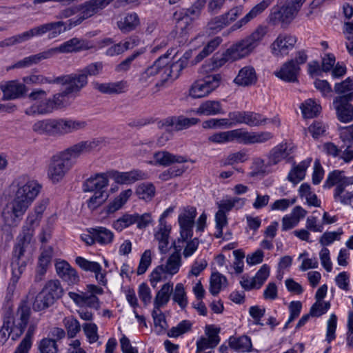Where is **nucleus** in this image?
<instances>
[{
    "instance_id": "47",
    "label": "nucleus",
    "mask_w": 353,
    "mask_h": 353,
    "mask_svg": "<svg viewBox=\"0 0 353 353\" xmlns=\"http://www.w3.org/2000/svg\"><path fill=\"white\" fill-rule=\"evenodd\" d=\"M300 108L303 117L305 119H312L316 117L321 110V105L311 99L302 103Z\"/></svg>"
},
{
    "instance_id": "32",
    "label": "nucleus",
    "mask_w": 353,
    "mask_h": 353,
    "mask_svg": "<svg viewBox=\"0 0 353 353\" xmlns=\"http://www.w3.org/2000/svg\"><path fill=\"white\" fill-rule=\"evenodd\" d=\"M30 314V307L26 304V303H21L17 310L16 317H14V326L19 330L20 334L24 332L29 322Z\"/></svg>"
},
{
    "instance_id": "7",
    "label": "nucleus",
    "mask_w": 353,
    "mask_h": 353,
    "mask_svg": "<svg viewBox=\"0 0 353 353\" xmlns=\"http://www.w3.org/2000/svg\"><path fill=\"white\" fill-rule=\"evenodd\" d=\"M222 81L221 74H210L195 81L189 89V95L193 99L208 97L216 90Z\"/></svg>"
},
{
    "instance_id": "59",
    "label": "nucleus",
    "mask_w": 353,
    "mask_h": 353,
    "mask_svg": "<svg viewBox=\"0 0 353 353\" xmlns=\"http://www.w3.org/2000/svg\"><path fill=\"white\" fill-rule=\"evenodd\" d=\"M140 199H151L155 194V187L151 183H143L138 185L136 190Z\"/></svg>"
},
{
    "instance_id": "29",
    "label": "nucleus",
    "mask_w": 353,
    "mask_h": 353,
    "mask_svg": "<svg viewBox=\"0 0 353 353\" xmlns=\"http://www.w3.org/2000/svg\"><path fill=\"white\" fill-rule=\"evenodd\" d=\"M299 70V66L292 59L285 62L280 70L275 72V75L284 81L294 83L297 81Z\"/></svg>"
},
{
    "instance_id": "38",
    "label": "nucleus",
    "mask_w": 353,
    "mask_h": 353,
    "mask_svg": "<svg viewBox=\"0 0 353 353\" xmlns=\"http://www.w3.org/2000/svg\"><path fill=\"white\" fill-rule=\"evenodd\" d=\"M139 43V40L137 37H130L123 43H119L110 46L106 50L107 56L113 57L121 54L125 51L132 49Z\"/></svg>"
},
{
    "instance_id": "11",
    "label": "nucleus",
    "mask_w": 353,
    "mask_h": 353,
    "mask_svg": "<svg viewBox=\"0 0 353 353\" xmlns=\"http://www.w3.org/2000/svg\"><path fill=\"white\" fill-rule=\"evenodd\" d=\"M88 83L85 76L80 71L77 73L62 75L57 77V84L67 85L66 92L71 95H78L81 90Z\"/></svg>"
},
{
    "instance_id": "35",
    "label": "nucleus",
    "mask_w": 353,
    "mask_h": 353,
    "mask_svg": "<svg viewBox=\"0 0 353 353\" xmlns=\"http://www.w3.org/2000/svg\"><path fill=\"white\" fill-rule=\"evenodd\" d=\"M210 143L225 144L236 141L239 143V129L214 133L208 137Z\"/></svg>"
},
{
    "instance_id": "40",
    "label": "nucleus",
    "mask_w": 353,
    "mask_h": 353,
    "mask_svg": "<svg viewBox=\"0 0 353 353\" xmlns=\"http://www.w3.org/2000/svg\"><path fill=\"white\" fill-rule=\"evenodd\" d=\"M38 320L32 319L30 322V325L26 334L20 344L18 345L14 353H28L32 345V338L37 327Z\"/></svg>"
},
{
    "instance_id": "53",
    "label": "nucleus",
    "mask_w": 353,
    "mask_h": 353,
    "mask_svg": "<svg viewBox=\"0 0 353 353\" xmlns=\"http://www.w3.org/2000/svg\"><path fill=\"white\" fill-rule=\"evenodd\" d=\"M227 285L226 278L219 272L213 273L210 277V292L212 295H216L223 288Z\"/></svg>"
},
{
    "instance_id": "52",
    "label": "nucleus",
    "mask_w": 353,
    "mask_h": 353,
    "mask_svg": "<svg viewBox=\"0 0 353 353\" xmlns=\"http://www.w3.org/2000/svg\"><path fill=\"white\" fill-rule=\"evenodd\" d=\"M132 194V190L131 189H128L121 192L119 195L108 205L107 208V212L110 214L119 210L127 202Z\"/></svg>"
},
{
    "instance_id": "54",
    "label": "nucleus",
    "mask_w": 353,
    "mask_h": 353,
    "mask_svg": "<svg viewBox=\"0 0 353 353\" xmlns=\"http://www.w3.org/2000/svg\"><path fill=\"white\" fill-rule=\"evenodd\" d=\"M192 327V323L190 321L183 320L168 330L167 335L169 337L176 338L190 332Z\"/></svg>"
},
{
    "instance_id": "12",
    "label": "nucleus",
    "mask_w": 353,
    "mask_h": 353,
    "mask_svg": "<svg viewBox=\"0 0 353 353\" xmlns=\"http://www.w3.org/2000/svg\"><path fill=\"white\" fill-rule=\"evenodd\" d=\"M196 215V210L194 207L188 206L185 208L183 212L179 216V223L180 225V238L178 243L186 242L192 236V228L194 223V219Z\"/></svg>"
},
{
    "instance_id": "21",
    "label": "nucleus",
    "mask_w": 353,
    "mask_h": 353,
    "mask_svg": "<svg viewBox=\"0 0 353 353\" xmlns=\"http://www.w3.org/2000/svg\"><path fill=\"white\" fill-rule=\"evenodd\" d=\"M0 89L3 92L2 99L4 101L19 99L27 92L25 84L18 81H9L5 84L0 85Z\"/></svg>"
},
{
    "instance_id": "8",
    "label": "nucleus",
    "mask_w": 353,
    "mask_h": 353,
    "mask_svg": "<svg viewBox=\"0 0 353 353\" xmlns=\"http://www.w3.org/2000/svg\"><path fill=\"white\" fill-rule=\"evenodd\" d=\"M303 0H287L282 8L274 7L268 17L269 22L276 25L279 23H289L297 14Z\"/></svg>"
},
{
    "instance_id": "48",
    "label": "nucleus",
    "mask_w": 353,
    "mask_h": 353,
    "mask_svg": "<svg viewBox=\"0 0 353 353\" xmlns=\"http://www.w3.org/2000/svg\"><path fill=\"white\" fill-rule=\"evenodd\" d=\"M90 232L95 237L96 242L102 245L110 243L114 239L113 232L104 227L90 228Z\"/></svg>"
},
{
    "instance_id": "57",
    "label": "nucleus",
    "mask_w": 353,
    "mask_h": 353,
    "mask_svg": "<svg viewBox=\"0 0 353 353\" xmlns=\"http://www.w3.org/2000/svg\"><path fill=\"white\" fill-rule=\"evenodd\" d=\"M63 325L67 330L68 338H74L81 330L79 322L73 316L65 317Z\"/></svg>"
},
{
    "instance_id": "36",
    "label": "nucleus",
    "mask_w": 353,
    "mask_h": 353,
    "mask_svg": "<svg viewBox=\"0 0 353 353\" xmlns=\"http://www.w3.org/2000/svg\"><path fill=\"white\" fill-rule=\"evenodd\" d=\"M175 252H173L167 259L165 264H163L165 272L168 275L173 276L176 274L181 265V245H174Z\"/></svg>"
},
{
    "instance_id": "55",
    "label": "nucleus",
    "mask_w": 353,
    "mask_h": 353,
    "mask_svg": "<svg viewBox=\"0 0 353 353\" xmlns=\"http://www.w3.org/2000/svg\"><path fill=\"white\" fill-rule=\"evenodd\" d=\"M152 316L154 320V325L156 328V332L160 334L163 333L168 327L165 317L161 309L154 308L152 312Z\"/></svg>"
},
{
    "instance_id": "4",
    "label": "nucleus",
    "mask_w": 353,
    "mask_h": 353,
    "mask_svg": "<svg viewBox=\"0 0 353 353\" xmlns=\"http://www.w3.org/2000/svg\"><path fill=\"white\" fill-rule=\"evenodd\" d=\"M268 32L266 26H259L250 35L230 46L225 59L214 61L213 68L221 67L227 60H236L248 56L260 44Z\"/></svg>"
},
{
    "instance_id": "42",
    "label": "nucleus",
    "mask_w": 353,
    "mask_h": 353,
    "mask_svg": "<svg viewBox=\"0 0 353 353\" xmlns=\"http://www.w3.org/2000/svg\"><path fill=\"white\" fill-rule=\"evenodd\" d=\"M32 130L39 134L55 136L54 119L36 121L32 125Z\"/></svg>"
},
{
    "instance_id": "3",
    "label": "nucleus",
    "mask_w": 353,
    "mask_h": 353,
    "mask_svg": "<svg viewBox=\"0 0 353 353\" xmlns=\"http://www.w3.org/2000/svg\"><path fill=\"white\" fill-rule=\"evenodd\" d=\"M99 143L95 139L82 141L52 156L46 166L48 180L52 184L61 182L72 168L74 160L92 152Z\"/></svg>"
},
{
    "instance_id": "43",
    "label": "nucleus",
    "mask_w": 353,
    "mask_h": 353,
    "mask_svg": "<svg viewBox=\"0 0 353 353\" xmlns=\"http://www.w3.org/2000/svg\"><path fill=\"white\" fill-rule=\"evenodd\" d=\"M139 24V19L136 13L127 14L117 22L118 28L124 33H128L134 30Z\"/></svg>"
},
{
    "instance_id": "51",
    "label": "nucleus",
    "mask_w": 353,
    "mask_h": 353,
    "mask_svg": "<svg viewBox=\"0 0 353 353\" xmlns=\"http://www.w3.org/2000/svg\"><path fill=\"white\" fill-rule=\"evenodd\" d=\"M229 19L226 15H219L212 19L207 24V30L211 34H216L229 26Z\"/></svg>"
},
{
    "instance_id": "17",
    "label": "nucleus",
    "mask_w": 353,
    "mask_h": 353,
    "mask_svg": "<svg viewBox=\"0 0 353 353\" xmlns=\"http://www.w3.org/2000/svg\"><path fill=\"white\" fill-rule=\"evenodd\" d=\"M56 272L59 277L69 285H74L80 281L77 270L66 261L59 260L55 263Z\"/></svg>"
},
{
    "instance_id": "39",
    "label": "nucleus",
    "mask_w": 353,
    "mask_h": 353,
    "mask_svg": "<svg viewBox=\"0 0 353 353\" xmlns=\"http://www.w3.org/2000/svg\"><path fill=\"white\" fill-rule=\"evenodd\" d=\"M311 161V159H307L301 161L299 164L294 165L288 174V179L294 184H296L302 181L305 176L306 170L310 166Z\"/></svg>"
},
{
    "instance_id": "23",
    "label": "nucleus",
    "mask_w": 353,
    "mask_h": 353,
    "mask_svg": "<svg viewBox=\"0 0 353 353\" xmlns=\"http://www.w3.org/2000/svg\"><path fill=\"white\" fill-rule=\"evenodd\" d=\"M293 152V147L288 143H281L274 147L268 153L267 165L278 164Z\"/></svg>"
},
{
    "instance_id": "27",
    "label": "nucleus",
    "mask_w": 353,
    "mask_h": 353,
    "mask_svg": "<svg viewBox=\"0 0 353 353\" xmlns=\"http://www.w3.org/2000/svg\"><path fill=\"white\" fill-rule=\"evenodd\" d=\"M109 172L106 173L97 174L88 179L83 184L85 192L105 191V188L108 185Z\"/></svg>"
},
{
    "instance_id": "22",
    "label": "nucleus",
    "mask_w": 353,
    "mask_h": 353,
    "mask_svg": "<svg viewBox=\"0 0 353 353\" xmlns=\"http://www.w3.org/2000/svg\"><path fill=\"white\" fill-rule=\"evenodd\" d=\"M296 42L294 36L281 34L278 36L271 45L272 53L276 56L287 54L289 50L293 48Z\"/></svg>"
},
{
    "instance_id": "28",
    "label": "nucleus",
    "mask_w": 353,
    "mask_h": 353,
    "mask_svg": "<svg viewBox=\"0 0 353 353\" xmlns=\"http://www.w3.org/2000/svg\"><path fill=\"white\" fill-rule=\"evenodd\" d=\"M81 41L78 38H72L68 41L63 43L59 46L52 48L46 50L49 59L56 56L58 54L71 53L79 52L82 50L80 46Z\"/></svg>"
},
{
    "instance_id": "18",
    "label": "nucleus",
    "mask_w": 353,
    "mask_h": 353,
    "mask_svg": "<svg viewBox=\"0 0 353 353\" xmlns=\"http://www.w3.org/2000/svg\"><path fill=\"white\" fill-rule=\"evenodd\" d=\"M161 82L163 80V72L161 67V61L159 58L153 65L147 68L142 72L139 78V82L143 86H148L155 80Z\"/></svg>"
},
{
    "instance_id": "30",
    "label": "nucleus",
    "mask_w": 353,
    "mask_h": 353,
    "mask_svg": "<svg viewBox=\"0 0 353 353\" xmlns=\"http://www.w3.org/2000/svg\"><path fill=\"white\" fill-rule=\"evenodd\" d=\"M170 231L171 226L170 225L159 223L154 232V239L158 242L159 250L162 254H165L168 251Z\"/></svg>"
},
{
    "instance_id": "44",
    "label": "nucleus",
    "mask_w": 353,
    "mask_h": 353,
    "mask_svg": "<svg viewBox=\"0 0 353 353\" xmlns=\"http://www.w3.org/2000/svg\"><path fill=\"white\" fill-rule=\"evenodd\" d=\"M173 290V284L167 283L164 284L161 290L157 293L154 300V308L161 309L165 305L170 298V294Z\"/></svg>"
},
{
    "instance_id": "13",
    "label": "nucleus",
    "mask_w": 353,
    "mask_h": 353,
    "mask_svg": "<svg viewBox=\"0 0 353 353\" xmlns=\"http://www.w3.org/2000/svg\"><path fill=\"white\" fill-rule=\"evenodd\" d=\"M26 265V256L22 254L20 250L18 251L13 248L11 259L12 277L8 285L10 291L14 292L15 290L17 284L25 271Z\"/></svg>"
},
{
    "instance_id": "61",
    "label": "nucleus",
    "mask_w": 353,
    "mask_h": 353,
    "mask_svg": "<svg viewBox=\"0 0 353 353\" xmlns=\"http://www.w3.org/2000/svg\"><path fill=\"white\" fill-rule=\"evenodd\" d=\"M345 187L342 186L336 187L334 194V197L336 201H339L344 205H352L353 203V192H345Z\"/></svg>"
},
{
    "instance_id": "26",
    "label": "nucleus",
    "mask_w": 353,
    "mask_h": 353,
    "mask_svg": "<svg viewBox=\"0 0 353 353\" xmlns=\"http://www.w3.org/2000/svg\"><path fill=\"white\" fill-rule=\"evenodd\" d=\"M207 0H196L192 6L184 10L183 12L178 13L176 12L174 14L175 20L180 21L185 20V23H188V20L193 21L199 17L202 9L204 8Z\"/></svg>"
},
{
    "instance_id": "10",
    "label": "nucleus",
    "mask_w": 353,
    "mask_h": 353,
    "mask_svg": "<svg viewBox=\"0 0 353 353\" xmlns=\"http://www.w3.org/2000/svg\"><path fill=\"white\" fill-rule=\"evenodd\" d=\"M161 61V67L163 72V80L161 82H157L154 88V92L159 91L162 87L164 86L165 82L169 77L177 78L179 76L181 71L186 66L187 61L180 59L175 62L170 63L168 61V54H165L159 57Z\"/></svg>"
},
{
    "instance_id": "45",
    "label": "nucleus",
    "mask_w": 353,
    "mask_h": 353,
    "mask_svg": "<svg viewBox=\"0 0 353 353\" xmlns=\"http://www.w3.org/2000/svg\"><path fill=\"white\" fill-rule=\"evenodd\" d=\"M41 219V218L36 214L30 212L26 217L20 234L33 239L34 230L39 226Z\"/></svg>"
},
{
    "instance_id": "62",
    "label": "nucleus",
    "mask_w": 353,
    "mask_h": 353,
    "mask_svg": "<svg viewBox=\"0 0 353 353\" xmlns=\"http://www.w3.org/2000/svg\"><path fill=\"white\" fill-rule=\"evenodd\" d=\"M268 119L260 114L253 112H247L245 124L250 127H257L265 125Z\"/></svg>"
},
{
    "instance_id": "64",
    "label": "nucleus",
    "mask_w": 353,
    "mask_h": 353,
    "mask_svg": "<svg viewBox=\"0 0 353 353\" xmlns=\"http://www.w3.org/2000/svg\"><path fill=\"white\" fill-rule=\"evenodd\" d=\"M39 347L41 353H57L58 352L55 339L45 338L40 341Z\"/></svg>"
},
{
    "instance_id": "14",
    "label": "nucleus",
    "mask_w": 353,
    "mask_h": 353,
    "mask_svg": "<svg viewBox=\"0 0 353 353\" xmlns=\"http://www.w3.org/2000/svg\"><path fill=\"white\" fill-rule=\"evenodd\" d=\"M87 122L71 118L54 119L55 136H64L84 130Z\"/></svg>"
},
{
    "instance_id": "41",
    "label": "nucleus",
    "mask_w": 353,
    "mask_h": 353,
    "mask_svg": "<svg viewBox=\"0 0 353 353\" xmlns=\"http://www.w3.org/2000/svg\"><path fill=\"white\" fill-rule=\"evenodd\" d=\"M334 92L339 94L336 98L343 99L352 100L353 99V81L348 77L341 83L335 84L334 88Z\"/></svg>"
},
{
    "instance_id": "20",
    "label": "nucleus",
    "mask_w": 353,
    "mask_h": 353,
    "mask_svg": "<svg viewBox=\"0 0 353 353\" xmlns=\"http://www.w3.org/2000/svg\"><path fill=\"white\" fill-rule=\"evenodd\" d=\"M75 262L82 270L93 272L96 280L99 284L102 285H106V272L102 270V268L99 263L88 261L81 256H77Z\"/></svg>"
},
{
    "instance_id": "16",
    "label": "nucleus",
    "mask_w": 353,
    "mask_h": 353,
    "mask_svg": "<svg viewBox=\"0 0 353 353\" xmlns=\"http://www.w3.org/2000/svg\"><path fill=\"white\" fill-rule=\"evenodd\" d=\"M109 176L118 184H132L137 181L144 180L148 178L147 173L140 170H132L129 172H119L112 170L109 172Z\"/></svg>"
},
{
    "instance_id": "58",
    "label": "nucleus",
    "mask_w": 353,
    "mask_h": 353,
    "mask_svg": "<svg viewBox=\"0 0 353 353\" xmlns=\"http://www.w3.org/2000/svg\"><path fill=\"white\" fill-rule=\"evenodd\" d=\"M108 198L106 191L94 192L92 196L88 201L87 204L89 209L94 210L101 205Z\"/></svg>"
},
{
    "instance_id": "19",
    "label": "nucleus",
    "mask_w": 353,
    "mask_h": 353,
    "mask_svg": "<svg viewBox=\"0 0 353 353\" xmlns=\"http://www.w3.org/2000/svg\"><path fill=\"white\" fill-rule=\"evenodd\" d=\"M273 137L272 133L268 131L248 132L239 129V143L245 145L264 143Z\"/></svg>"
},
{
    "instance_id": "33",
    "label": "nucleus",
    "mask_w": 353,
    "mask_h": 353,
    "mask_svg": "<svg viewBox=\"0 0 353 353\" xmlns=\"http://www.w3.org/2000/svg\"><path fill=\"white\" fill-rule=\"evenodd\" d=\"M257 81L255 70L252 66H245L241 69L234 79L236 84L241 86H249L254 84Z\"/></svg>"
},
{
    "instance_id": "56",
    "label": "nucleus",
    "mask_w": 353,
    "mask_h": 353,
    "mask_svg": "<svg viewBox=\"0 0 353 353\" xmlns=\"http://www.w3.org/2000/svg\"><path fill=\"white\" fill-rule=\"evenodd\" d=\"M222 42V39L219 37H216L212 39H211L207 45L203 48V49L199 53V54L196 57L195 60L196 62L201 61L203 59L208 56L210 54L213 52L217 47Z\"/></svg>"
},
{
    "instance_id": "9",
    "label": "nucleus",
    "mask_w": 353,
    "mask_h": 353,
    "mask_svg": "<svg viewBox=\"0 0 353 353\" xmlns=\"http://www.w3.org/2000/svg\"><path fill=\"white\" fill-rule=\"evenodd\" d=\"M87 292L78 291V292H70L69 297L76 305L83 307L87 306L98 310L100 308V301L97 294H102L103 290L101 287L89 284L86 287Z\"/></svg>"
},
{
    "instance_id": "15",
    "label": "nucleus",
    "mask_w": 353,
    "mask_h": 353,
    "mask_svg": "<svg viewBox=\"0 0 353 353\" xmlns=\"http://www.w3.org/2000/svg\"><path fill=\"white\" fill-rule=\"evenodd\" d=\"M274 0H263L255 5L243 18L233 24L228 30L227 34L241 28L250 21L262 14L273 2ZM225 35L226 34L224 33Z\"/></svg>"
},
{
    "instance_id": "60",
    "label": "nucleus",
    "mask_w": 353,
    "mask_h": 353,
    "mask_svg": "<svg viewBox=\"0 0 353 353\" xmlns=\"http://www.w3.org/2000/svg\"><path fill=\"white\" fill-rule=\"evenodd\" d=\"M23 81L27 84H54L57 83V77L48 78L41 74H32L23 77Z\"/></svg>"
},
{
    "instance_id": "49",
    "label": "nucleus",
    "mask_w": 353,
    "mask_h": 353,
    "mask_svg": "<svg viewBox=\"0 0 353 353\" xmlns=\"http://www.w3.org/2000/svg\"><path fill=\"white\" fill-rule=\"evenodd\" d=\"M48 59L49 57L47 50H45L38 54L25 57L23 59L18 61L14 65L10 67V68L28 67L33 64H37L40 61Z\"/></svg>"
},
{
    "instance_id": "31",
    "label": "nucleus",
    "mask_w": 353,
    "mask_h": 353,
    "mask_svg": "<svg viewBox=\"0 0 353 353\" xmlns=\"http://www.w3.org/2000/svg\"><path fill=\"white\" fill-rule=\"evenodd\" d=\"M93 87L103 94H118L125 92L128 84L125 81L109 83L94 82Z\"/></svg>"
},
{
    "instance_id": "34",
    "label": "nucleus",
    "mask_w": 353,
    "mask_h": 353,
    "mask_svg": "<svg viewBox=\"0 0 353 353\" xmlns=\"http://www.w3.org/2000/svg\"><path fill=\"white\" fill-rule=\"evenodd\" d=\"M196 113L200 115L213 116L223 114L224 111L219 101L207 100L201 103Z\"/></svg>"
},
{
    "instance_id": "6",
    "label": "nucleus",
    "mask_w": 353,
    "mask_h": 353,
    "mask_svg": "<svg viewBox=\"0 0 353 353\" xmlns=\"http://www.w3.org/2000/svg\"><path fill=\"white\" fill-rule=\"evenodd\" d=\"M47 92L42 89H34L28 95L32 104L24 112L28 116L43 115L53 112L50 98H47Z\"/></svg>"
},
{
    "instance_id": "24",
    "label": "nucleus",
    "mask_w": 353,
    "mask_h": 353,
    "mask_svg": "<svg viewBox=\"0 0 353 353\" xmlns=\"http://www.w3.org/2000/svg\"><path fill=\"white\" fill-rule=\"evenodd\" d=\"M352 100L335 98L333 101L338 119L343 123L353 120V106L350 103Z\"/></svg>"
},
{
    "instance_id": "5",
    "label": "nucleus",
    "mask_w": 353,
    "mask_h": 353,
    "mask_svg": "<svg viewBox=\"0 0 353 353\" xmlns=\"http://www.w3.org/2000/svg\"><path fill=\"white\" fill-rule=\"evenodd\" d=\"M63 294V289L57 279L50 280L46 283L42 290L37 295L33 303V308L41 311L52 305Z\"/></svg>"
},
{
    "instance_id": "46",
    "label": "nucleus",
    "mask_w": 353,
    "mask_h": 353,
    "mask_svg": "<svg viewBox=\"0 0 353 353\" xmlns=\"http://www.w3.org/2000/svg\"><path fill=\"white\" fill-rule=\"evenodd\" d=\"M229 345L232 349L241 352H250L252 347L251 340L247 336L238 338L231 336L229 339Z\"/></svg>"
},
{
    "instance_id": "1",
    "label": "nucleus",
    "mask_w": 353,
    "mask_h": 353,
    "mask_svg": "<svg viewBox=\"0 0 353 353\" xmlns=\"http://www.w3.org/2000/svg\"><path fill=\"white\" fill-rule=\"evenodd\" d=\"M114 0H88L78 5L61 10L56 19L59 21L48 22L34 27L37 37L47 34L49 39L58 37L104 9Z\"/></svg>"
},
{
    "instance_id": "50",
    "label": "nucleus",
    "mask_w": 353,
    "mask_h": 353,
    "mask_svg": "<svg viewBox=\"0 0 353 353\" xmlns=\"http://www.w3.org/2000/svg\"><path fill=\"white\" fill-rule=\"evenodd\" d=\"M14 324V316L10 312H8L4 317L3 323L0 330V345H3L8 341Z\"/></svg>"
},
{
    "instance_id": "63",
    "label": "nucleus",
    "mask_w": 353,
    "mask_h": 353,
    "mask_svg": "<svg viewBox=\"0 0 353 353\" xmlns=\"http://www.w3.org/2000/svg\"><path fill=\"white\" fill-rule=\"evenodd\" d=\"M216 232L214 236L216 238H221L223 236V228L228 224V219L226 214L222 210H218L215 214Z\"/></svg>"
},
{
    "instance_id": "25",
    "label": "nucleus",
    "mask_w": 353,
    "mask_h": 353,
    "mask_svg": "<svg viewBox=\"0 0 353 353\" xmlns=\"http://www.w3.org/2000/svg\"><path fill=\"white\" fill-rule=\"evenodd\" d=\"M154 161L150 163L162 166H169L173 163H183L188 161L186 157L175 155L168 151H158L153 154Z\"/></svg>"
},
{
    "instance_id": "2",
    "label": "nucleus",
    "mask_w": 353,
    "mask_h": 353,
    "mask_svg": "<svg viewBox=\"0 0 353 353\" xmlns=\"http://www.w3.org/2000/svg\"><path fill=\"white\" fill-rule=\"evenodd\" d=\"M42 185L27 174L15 178L10 185L12 199L8 202L1 212L5 223L17 226L23 215L39 195Z\"/></svg>"
},
{
    "instance_id": "37",
    "label": "nucleus",
    "mask_w": 353,
    "mask_h": 353,
    "mask_svg": "<svg viewBox=\"0 0 353 353\" xmlns=\"http://www.w3.org/2000/svg\"><path fill=\"white\" fill-rule=\"evenodd\" d=\"M343 171L334 170L330 173L325 181V185L328 188L336 185V187H346L353 184V178L344 176Z\"/></svg>"
}]
</instances>
